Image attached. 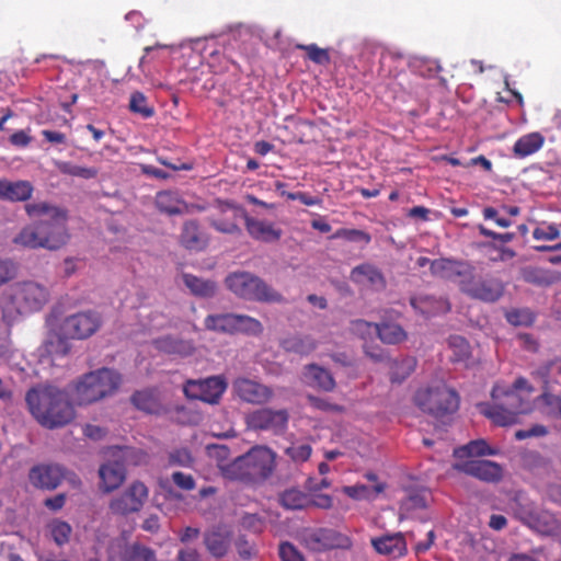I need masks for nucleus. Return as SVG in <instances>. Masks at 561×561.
Instances as JSON below:
<instances>
[{
  "label": "nucleus",
  "instance_id": "1",
  "mask_svg": "<svg viewBox=\"0 0 561 561\" xmlns=\"http://www.w3.org/2000/svg\"><path fill=\"white\" fill-rule=\"evenodd\" d=\"M25 401L31 414L44 427H62L75 419L67 393L57 387H34L26 392Z\"/></svg>",
  "mask_w": 561,
  "mask_h": 561
},
{
  "label": "nucleus",
  "instance_id": "2",
  "mask_svg": "<svg viewBox=\"0 0 561 561\" xmlns=\"http://www.w3.org/2000/svg\"><path fill=\"white\" fill-rule=\"evenodd\" d=\"M275 453L265 446L252 447L247 454L220 466L225 478L243 483H259L270 478L275 469Z\"/></svg>",
  "mask_w": 561,
  "mask_h": 561
},
{
  "label": "nucleus",
  "instance_id": "3",
  "mask_svg": "<svg viewBox=\"0 0 561 561\" xmlns=\"http://www.w3.org/2000/svg\"><path fill=\"white\" fill-rule=\"evenodd\" d=\"M493 403H479V411L500 426H508L518 422L522 414L533 410L529 398H524L514 389L494 385L491 391Z\"/></svg>",
  "mask_w": 561,
  "mask_h": 561
},
{
  "label": "nucleus",
  "instance_id": "4",
  "mask_svg": "<svg viewBox=\"0 0 561 561\" xmlns=\"http://www.w3.org/2000/svg\"><path fill=\"white\" fill-rule=\"evenodd\" d=\"M49 291L33 280L19 282L3 295V319L10 321L14 314L39 311L48 301Z\"/></svg>",
  "mask_w": 561,
  "mask_h": 561
},
{
  "label": "nucleus",
  "instance_id": "5",
  "mask_svg": "<svg viewBox=\"0 0 561 561\" xmlns=\"http://www.w3.org/2000/svg\"><path fill=\"white\" fill-rule=\"evenodd\" d=\"M122 376L114 369L100 368L84 374L73 388V400L78 405H88L113 396L119 388Z\"/></svg>",
  "mask_w": 561,
  "mask_h": 561
},
{
  "label": "nucleus",
  "instance_id": "6",
  "mask_svg": "<svg viewBox=\"0 0 561 561\" xmlns=\"http://www.w3.org/2000/svg\"><path fill=\"white\" fill-rule=\"evenodd\" d=\"M25 211L32 219H37L45 239H54L47 250L55 251L62 248L69 240L66 210L46 202L25 205Z\"/></svg>",
  "mask_w": 561,
  "mask_h": 561
},
{
  "label": "nucleus",
  "instance_id": "7",
  "mask_svg": "<svg viewBox=\"0 0 561 561\" xmlns=\"http://www.w3.org/2000/svg\"><path fill=\"white\" fill-rule=\"evenodd\" d=\"M225 284L234 295L247 300L278 304L285 301L282 294L249 272L231 273L226 277Z\"/></svg>",
  "mask_w": 561,
  "mask_h": 561
},
{
  "label": "nucleus",
  "instance_id": "8",
  "mask_svg": "<svg viewBox=\"0 0 561 561\" xmlns=\"http://www.w3.org/2000/svg\"><path fill=\"white\" fill-rule=\"evenodd\" d=\"M415 404L425 413L436 419L454 414L459 408L457 392L445 383H437L419 389L414 396Z\"/></svg>",
  "mask_w": 561,
  "mask_h": 561
},
{
  "label": "nucleus",
  "instance_id": "9",
  "mask_svg": "<svg viewBox=\"0 0 561 561\" xmlns=\"http://www.w3.org/2000/svg\"><path fill=\"white\" fill-rule=\"evenodd\" d=\"M205 329L225 334L244 333L259 335L263 332L262 323L250 316L237 313L209 314L204 320Z\"/></svg>",
  "mask_w": 561,
  "mask_h": 561
},
{
  "label": "nucleus",
  "instance_id": "10",
  "mask_svg": "<svg viewBox=\"0 0 561 561\" xmlns=\"http://www.w3.org/2000/svg\"><path fill=\"white\" fill-rule=\"evenodd\" d=\"M534 378L543 383L540 400L547 409V414L561 419V397L549 391L551 383L561 385V359L549 360L531 373Z\"/></svg>",
  "mask_w": 561,
  "mask_h": 561
},
{
  "label": "nucleus",
  "instance_id": "11",
  "mask_svg": "<svg viewBox=\"0 0 561 561\" xmlns=\"http://www.w3.org/2000/svg\"><path fill=\"white\" fill-rule=\"evenodd\" d=\"M301 541L305 547L314 552H323L333 549H350L351 538L333 528H306L301 533Z\"/></svg>",
  "mask_w": 561,
  "mask_h": 561
},
{
  "label": "nucleus",
  "instance_id": "12",
  "mask_svg": "<svg viewBox=\"0 0 561 561\" xmlns=\"http://www.w3.org/2000/svg\"><path fill=\"white\" fill-rule=\"evenodd\" d=\"M148 496L149 490L145 483L134 481L122 493L111 499L108 510L115 516L126 517L140 512Z\"/></svg>",
  "mask_w": 561,
  "mask_h": 561
},
{
  "label": "nucleus",
  "instance_id": "13",
  "mask_svg": "<svg viewBox=\"0 0 561 561\" xmlns=\"http://www.w3.org/2000/svg\"><path fill=\"white\" fill-rule=\"evenodd\" d=\"M460 290L468 297L488 304L496 302L503 295L505 286L495 277L483 278L471 272L468 279L459 280Z\"/></svg>",
  "mask_w": 561,
  "mask_h": 561
},
{
  "label": "nucleus",
  "instance_id": "14",
  "mask_svg": "<svg viewBox=\"0 0 561 561\" xmlns=\"http://www.w3.org/2000/svg\"><path fill=\"white\" fill-rule=\"evenodd\" d=\"M101 316L95 311H82L67 317L60 325L65 339L84 340L93 335L101 327Z\"/></svg>",
  "mask_w": 561,
  "mask_h": 561
},
{
  "label": "nucleus",
  "instance_id": "15",
  "mask_svg": "<svg viewBox=\"0 0 561 561\" xmlns=\"http://www.w3.org/2000/svg\"><path fill=\"white\" fill-rule=\"evenodd\" d=\"M226 388V381L221 377L214 376L206 379L187 380L183 391L188 399L215 404L219 401Z\"/></svg>",
  "mask_w": 561,
  "mask_h": 561
},
{
  "label": "nucleus",
  "instance_id": "16",
  "mask_svg": "<svg viewBox=\"0 0 561 561\" xmlns=\"http://www.w3.org/2000/svg\"><path fill=\"white\" fill-rule=\"evenodd\" d=\"M288 419L289 415L285 409H260L247 416V424L256 431H272L275 434H279L286 430Z\"/></svg>",
  "mask_w": 561,
  "mask_h": 561
},
{
  "label": "nucleus",
  "instance_id": "17",
  "mask_svg": "<svg viewBox=\"0 0 561 561\" xmlns=\"http://www.w3.org/2000/svg\"><path fill=\"white\" fill-rule=\"evenodd\" d=\"M66 478V469L56 463H38L28 471V481L39 490L53 491L57 489Z\"/></svg>",
  "mask_w": 561,
  "mask_h": 561
},
{
  "label": "nucleus",
  "instance_id": "18",
  "mask_svg": "<svg viewBox=\"0 0 561 561\" xmlns=\"http://www.w3.org/2000/svg\"><path fill=\"white\" fill-rule=\"evenodd\" d=\"M239 216H243V222L248 234L255 241L264 243L277 242L283 234L280 228L275 224L251 217L247 210H237Z\"/></svg>",
  "mask_w": 561,
  "mask_h": 561
},
{
  "label": "nucleus",
  "instance_id": "19",
  "mask_svg": "<svg viewBox=\"0 0 561 561\" xmlns=\"http://www.w3.org/2000/svg\"><path fill=\"white\" fill-rule=\"evenodd\" d=\"M237 396L244 402L262 405L274 396L272 388L249 378H238L233 382Z\"/></svg>",
  "mask_w": 561,
  "mask_h": 561
},
{
  "label": "nucleus",
  "instance_id": "20",
  "mask_svg": "<svg viewBox=\"0 0 561 561\" xmlns=\"http://www.w3.org/2000/svg\"><path fill=\"white\" fill-rule=\"evenodd\" d=\"M431 272L434 276L459 283L460 279H468L474 267L466 261L440 257L431 262Z\"/></svg>",
  "mask_w": 561,
  "mask_h": 561
},
{
  "label": "nucleus",
  "instance_id": "21",
  "mask_svg": "<svg viewBox=\"0 0 561 561\" xmlns=\"http://www.w3.org/2000/svg\"><path fill=\"white\" fill-rule=\"evenodd\" d=\"M455 468L468 476L489 483H496L503 477L502 467L491 460H468L456 465Z\"/></svg>",
  "mask_w": 561,
  "mask_h": 561
},
{
  "label": "nucleus",
  "instance_id": "22",
  "mask_svg": "<svg viewBox=\"0 0 561 561\" xmlns=\"http://www.w3.org/2000/svg\"><path fill=\"white\" fill-rule=\"evenodd\" d=\"M179 241L186 250L198 252L207 248L209 237L197 220L191 219L183 224Z\"/></svg>",
  "mask_w": 561,
  "mask_h": 561
},
{
  "label": "nucleus",
  "instance_id": "23",
  "mask_svg": "<svg viewBox=\"0 0 561 561\" xmlns=\"http://www.w3.org/2000/svg\"><path fill=\"white\" fill-rule=\"evenodd\" d=\"M101 479L100 489L104 493H110L118 489L126 478V468L123 462L116 458L114 461H107L99 469Z\"/></svg>",
  "mask_w": 561,
  "mask_h": 561
},
{
  "label": "nucleus",
  "instance_id": "24",
  "mask_svg": "<svg viewBox=\"0 0 561 561\" xmlns=\"http://www.w3.org/2000/svg\"><path fill=\"white\" fill-rule=\"evenodd\" d=\"M53 241L55 240L43 237L37 219L32 225L25 226L13 239L16 245L27 249H47V245H50Z\"/></svg>",
  "mask_w": 561,
  "mask_h": 561
},
{
  "label": "nucleus",
  "instance_id": "25",
  "mask_svg": "<svg viewBox=\"0 0 561 561\" xmlns=\"http://www.w3.org/2000/svg\"><path fill=\"white\" fill-rule=\"evenodd\" d=\"M34 187L28 181L11 182L0 179V199L25 202L32 197Z\"/></svg>",
  "mask_w": 561,
  "mask_h": 561
},
{
  "label": "nucleus",
  "instance_id": "26",
  "mask_svg": "<svg viewBox=\"0 0 561 561\" xmlns=\"http://www.w3.org/2000/svg\"><path fill=\"white\" fill-rule=\"evenodd\" d=\"M237 210H245L241 206L227 205V208L224 209V217L218 219H211L210 226L216 229L218 232L226 234H242V230L239 226V221L243 220V216H239Z\"/></svg>",
  "mask_w": 561,
  "mask_h": 561
},
{
  "label": "nucleus",
  "instance_id": "27",
  "mask_svg": "<svg viewBox=\"0 0 561 561\" xmlns=\"http://www.w3.org/2000/svg\"><path fill=\"white\" fill-rule=\"evenodd\" d=\"M371 546L385 556L402 557L407 553V543L401 533L373 538Z\"/></svg>",
  "mask_w": 561,
  "mask_h": 561
},
{
  "label": "nucleus",
  "instance_id": "28",
  "mask_svg": "<svg viewBox=\"0 0 561 561\" xmlns=\"http://www.w3.org/2000/svg\"><path fill=\"white\" fill-rule=\"evenodd\" d=\"M305 381L314 388L330 392L335 388V380L332 374L317 364H309L304 370Z\"/></svg>",
  "mask_w": 561,
  "mask_h": 561
},
{
  "label": "nucleus",
  "instance_id": "29",
  "mask_svg": "<svg viewBox=\"0 0 561 561\" xmlns=\"http://www.w3.org/2000/svg\"><path fill=\"white\" fill-rule=\"evenodd\" d=\"M351 279L357 284L364 283L366 280L376 289H385L387 286L386 278L381 271L369 263L355 266L351 271Z\"/></svg>",
  "mask_w": 561,
  "mask_h": 561
},
{
  "label": "nucleus",
  "instance_id": "30",
  "mask_svg": "<svg viewBox=\"0 0 561 561\" xmlns=\"http://www.w3.org/2000/svg\"><path fill=\"white\" fill-rule=\"evenodd\" d=\"M154 346L160 352L170 355H179L182 357L190 356L195 351V346L192 341L182 340L170 335L157 339L154 341Z\"/></svg>",
  "mask_w": 561,
  "mask_h": 561
},
{
  "label": "nucleus",
  "instance_id": "31",
  "mask_svg": "<svg viewBox=\"0 0 561 561\" xmlns=\"http://www.w3.org/2000/svg\"><path fill=\"white\" fill-rule=\"evenodd\" d=\"M545 144V137L538 133H529L519 137L513 146V154L523 159L539 151Z\"/></svg>",
  "mask_w": 561,
  "mask_h": 561
},
{
  "label": "nucleus",
  "instance_id": "32",
  "mask_svg": "<svg viewBox=\"0 0 561 561\" xmlns=\"http://www.w3.org/2000/svg\"><path fill=\"white\" fill-rule=\"evenodd\" d=\"M156 206L161 213L168 215H180L187 208L186 203L180 198V195L172 191L159 192L156 196Z\"/></svg>",
  "mask_w": 561,
  "mask_h": 561
},
{
  "label": "nucleus",
  "instance_id": "33",
  "mask_svg": "<svg viewBox=\"0 0 561 561\" xmlns=\"http://www.w3.org/2000/svg\"><path fill=\"white\" fill-rule=\"evenodd\" d=\"M204 543L213 557L222 558L229 549L230 537L220 530H210L204 534Z\"/></svg>",
  "mask_w": 561,
  "mask_h": 561
},
{
  "label": "nucleus",
  "instance_id": "34",
  "mask_svg": "<svg viewBox=\"0 0 561 561\" xmlns=\"http://www.w3.org/2000/svg\"><path fill=\"white\" fill-rule=\"evenodd\" d=\"M182 278L185 286L196 297L210 298L216 293V283L210 279L199 278L193 274H183Z\"/></svg>",
  "mask_w": 561,
  "mask_h": 561
},
{
  "label": "nucleus",
  "instance_id": "35",
  "mask_svg": "<svg viewBox=\"0 0 561 561\" xmlns=\"http://www.w3.org/2000/svg\"><path fill=\"white\" fill-rule=\"evenodd\" d=\"M375 332L383 343L390 345L399 344L408 337L407 332L401 325L391 322L376 324Z\"/></svg>",
  "mask_w": 561,
  "mask_h": 561
},
{
  "label": "nucleus",
  "instance_id": "36",
  "mask_svg": "<svg viewBox=\"0 0 561 561\" xmlns=\"http://www.w3.org/2000/svg\"><path fill=\"white\" fill-rule=\"evenodd\" d=\"M279 504L286 510H304L310 505V499L301 490L290 488L279 494Z\"/></svg>",
  "mask_w": 561,
  "mask_h": 561
},
{
  "label": "nucleus",
  "instance_id": "37",
  "mask_svg": "<svg viewBox=\"0 0 561 561\" xmlns=\"http://www.w3.org/2000/svg\"><path fill=\"white\" fill-rule=\"evenodd\" d=\"M280 345L286 352H293L297 354H309L317 347V343L312 337L299 335L284 339L280 342Z\"/></svg>",
  "mask_w": 561,
  "mask_h": 561
},
{
  "label": "nucleus",
  "instance_id": "38",
  "mask_svg": "<svg viewBox=\"0 0 561 561\" xmlns=\"http://www.w3.org/2000/svg\"><path fill=\"white\" fill-rule=\"evenodd\" d=\"M497 450L490 447L484 439L471 440L468 444L461 446L455 450L457 457H481V456H494Z\"/></svg>",
  "mask_w": 561,
  "mask_h": 561
},
{
  "label": "nucleus",
  "instance_id": "39",
  "mask_svg": "<svg viewBox=\"0 0 561 561\" xmlns=\"http://www.w3.org/2000/svg\"><path fill=\"white\" fill-rule=\"evenodd\" d=\"M122 561H158L156 552L144 545L133 543L126 546L122 553Z\"/></svg>",
  "mask_w": 561,
  "mask_h": 561
},
{
  "label": "nucleus",
  "instance_id": "40",
  "mask_svg": "<svg viewBox=\"0 0 561 561\" xmlns=\"http://www.w3.org/2000/svg\"><path fill=\"white\" fill-rule=\"evenodd\" d=\"M448 346L451 350V362L461 363L469 359L471 347L469 342L460 335H451L448 339Z\"/></svg>",
  "mask_w": 561,
  "mask_h": 561
},
{
  "label": "nucleus",
  "instance_id": "41",
  "mask_svg": "<svg viewBox=\"0 0 561 561\" xmlns=\"http://www.w3.org/2000/svg\"><path fill=\"white\" fill-rule=\"evenodd\" d=\"M114 456L124 465L138 466L146 461L147 454L134 447H116Z\"/></svg>",
  "mask_w": 561,
  "mask_h": 561
},
{
  "label": "nucleus",
  "instance_id": "42",
  "mask_svg": "<svg viewBox=\"0 0 561 561\" xmlns=\"http://www.w3.org/2000/svg\"><path fill=\"white\" fill-rule=\"evenodd\" d=\"M414 368L415 360L413 358L408 357L400 362H394L390 371L391 382H402L413 373Z\"/></svg>",
  "mask_w": 561,
  "mask_h": 561
},
{
  "label": "nucleus",
  "instance_id": "43",
  "mask_svg": "<svg viewBox=\"0 0 561 561\" xmlns=\"http://www.w3.org/2000/svg\"><path fill=\"white\" fill-rule=\"evenodd\" d=\"M129 110L133 113L139 114L144 118H149L154 114V108L148 104L147 98L139 91L131 93L129 99Z\"/></svg>",
  "mask_w": 561,
  "mask_h": 561
},
{
  "label": "nucleus",
  "instance_id": "44",
  "mask_svg": "<svg viewBox=\"0 0 561 561\" xmlns=\"http://www.w3.org/2000/svg\"><path fill=\"white\" fill-rule=\"evenodd\" d=\"M331 239H344L350 242L364 243L365 245L370 243L371 237L369 233L359 229H346L341 228L337 229L332 236Z\"/></svg>",
  "mask_w": 561,
  "mask_h": 561
},
{
  "label": "nucleus",
  "instance_id": "45",
  "mask_svg": "<svg viewBox=\"0 0 561 561\" xmlns=\"http://www.w3.org/2000/svg\"><path fill=\"white\" fill-rule=\"evenodd\" d=\"M58 170L62 174L82 178V179H93L98 175V170L94 168H85L72 164L70 162H59L57 164Z\"/></svg>",
  "mask_w": 561,
  "mask_h": 561
},
{
  "label": "nucleus",
  "instance_id": "46",
  "mask_svg": "<svg viewBox=\"0 0 561 561\" xmlns=\"http://www.w3.org/2000/svg\"><path fill=\"white\" fill-rule=\"evenodd\" d=\"M535 313L527 308L514 309L506 313V320L515 327H529L535 322Z\"/></svg>",
  "mask_w": 561,
  "mask_h": 561
},
{
  "label": "nucleus",
  "instance_id": "47",
  "mask_svg": "<svg viewBox=\"0 0 561 561\" xmlns=\"http://www.w3.org/2000/svg\"><path fill=\"white\" fill-rule=\"evenodd\" d=\"M299 49L305 50L307 57L317 65H328L331 61L329 51L324 48H320L316 44L298 45Z\"/></svg>",
  "mask_w": 561,
  "mask_h": 561
},
{
  "label": "nucleus",
  "instance_id": "48",
  "mask_svg": "<svg viewBox=\"0 0 561 561\" xmlns=\"http://www.w3.org/2000/svg\"><path fill=\"white\" fill-rule=\"evenodd\" d=\"M131 402L137 409L146 412H152V410L156 407V400L153 394L146 390L136 391L131 396Z\"/></svg>",
  "mask_w": 561,
  "mask_h": 561
},
{
  "label": "nucleus",
  "instance_id": "49",
  "mask_svg": "<svg viewBox=\"0 0 561 561\" xmlns=\"http://www.w3.org/2000/svg\"><path fill=\"white\" fill-rule=\"evenodd\" d=\"M285 453L295 462H304L310 458L312 448L308 444L294 445L286 448Z\"/></svg>",
  "mask_w": 561,
  "mask_h": 561
},
{
  "label": "nucleus",
  "instance_id": "50",
  "mask_svg": "<svg viewBox=\"0 0 561 561\" xmlns=\"http://www.w3.org/2000/svg\"><path fill=\"white\" fill-rule=\"evenodd\" d=\"M71 527L66 522H56L51 525V536L58 546L69 541Z\"/></svg>",
  "mask_w": 561,
  "mask_h": 561
},
{
  "label": "nucleus",
  "instance_id": "51",
  "mask_svg": "<svg viewBox=\"0 0 561 561\" xmlns=\"http://www.w3.org/2000/svg\"><path fill=\"white\" fill-rule=\"evenodd\" d=\"M376 324L363 319H356L351 322L350 330L353 334L365 340L375 332Z\"/></svg>",
  "mask_w": 561,
  "mask_h": 561
},
{
  "label": "nucleus",
  "instance_id": "52",
  "mask_svg": "<svg viewBox=\"0 0 561 561\" xmlns=\"http://www.w3.org/2000/svg\"><path fill=\"white\" fill-rule=\"evenodd\" d=\"M172 482L184 491H192L195 489L196 483L192 474L182 471H175L171 476Z\"/></svg>",
  "mask_w": 561,
  "mask_h": 561
},
{
  "label": "nucleus",
  "instance_id": "53",
  "mask_svg": "<svg viewBox=\"0 0 561 561\" xmlns=\"http://www.w3.org/2000/svg\"><path fill=\"white\" fill-rule=\"evenodd\" d=\"M279 557L282 561H305L302 554L289 542L280 543Z\"/></svg>",
  "mask_w": 561,
  "mask_h": 561
},
{
  "label": "nucleus",
  "instance_id": "54",
  "mask_svg": "<svg viewBox=\"0 0 561 561\" xmlns=\"http://www.w3.org/2000/svg\"><path fill=\"white\" fill-rule=\"evenodd\" d=\"M560 236V231L554 225L546 227H537L533 231V237L536 240H556Z\"/></svg>",
  "mask_w": 561,
  "mask_h": 561
},
{
  "label": "nucleus",
  "instance_id": "55",
  "mask_svg": "<svg viewBox=\"0 0 561 561\" xmlns=\"http://www.w3.org/2000/svg\"><path fill=\"white\" fill-rule=\"evenodd\" d=\"M16 275V267L14 263L10 260H1L0 259V287L10 280H12Z\"/></svg>",
  "mask_w": 561,
  "mask_h": 561
},
{
  "label": "nucleus",
  "instance_id": "56",
  "mask_svg": "<svg viewBox=\"0 0 561 561\" xmlns=\"http://www.w3.org/2000/svg\"><path fill=\"white\" fill-rule=\"evenodd\" d=\"M169 460L171 463L184 467L191 466L193 462L192 455L186 448L175 449L174 451L170 453Z\"/></svg>",
  "mask_w": 561,
  "mask_h": 561
},
{
  "label": "nucleus",
  "instance_id": "57",
  "mask_svg": "<svg viewBox=\"0 0 561 561\" xmlns=\"http://www.w3.org/2000/svg\"><path fill=\"white\" fill-rule=\"evenodd\" d=\"M309 404L318 410L321 411H333V412H341L343 411V408L337 404H333L328 402L325 399L316 397V396H308L307 397Z\"/></svg>",
  "mask_w": 561,
  "mask_h": 561
},
{
  "label": "nucleus",
  "instance_id": "58",
  "mask_svg": "<svg viewBox=\"0 0 561 561\" xmlns=\"http://www.w3.org/2000/svg\"><path fill=\"white\" fill-rule=\"evenodd\" d=\"M478 230H479L480 234L488 237V238H492L493 240H496V241L501 242L502 244L508 243L514 239V233H512V232L499 233V232L488 229L483 225H479Z\"/></svg>",
  "mask_w": 561,
  "mask_h": 561
},
{
  "label": "nucleus",
  "instance_id": "59",
  "mask_svg": "<svg viewBox=\"0 0 561 561\" xmlns=\"http://www.w3.org/2000/svg\"><path fill=\"white\" fill-rule=\"evenodd\" d=\"M548 433L547 428L543 425H534L529 430H518L515 432V438L517 440H523L529 437H539L545 436Z\"/></svg>",
  "mask_w": 561,
  "mask_h": 561
},
{
  "label": "nucleus",
  "instance_id": "60",
  "mask_svg": "<svg viewBox=\"0 0 561 561\" xmlns=\"http://www.w3.org/2000/svg\"><path fill=\"white\" fill-rule=\"evenodd\" d=\"M241 524L244 528L252 529L253 531H261L263 522L256 514H245L242 517Z\"/></svg>",
  "mask_w": 561,
  "mask_h": 561
},
{
  "label": "nucleus",
  "instance_id": "61",
  "mask_svg": "<svg viewBox=\"0 0 561 561\" xmlns=\"http://www.w3.org/2000/svg\"><path fill=\"white\" fill-rule=\"evenodd\" d=\"M364 352H365L366 356H368L370 359H373L376 363H381V362H385L388 359L387 354L379 346L364 345Z\"/></svg>",
  "mask_w": 561,
  "mask_h": 561
},
{
  "label": "nucleus",
  "instance_id": "62",
  "mask_svg": "<svg viewBox=\"0 0 561 561\" xmlns=\"http://www.w3.org/2000/svg\"><path fill=\"white\" fill-rule=\"evenodd\" d=\"M288 198L293 199V201L297 199L306 206H314V205H319L321 203L320 198H318L316 196H311V195H309L307 193H302V192L290 193V194H288Z\"/></svg>",
  "mask_w": 561,
  "mask_h": 561
},
{
  "label": "nucleus",
  "instance_id": "63",
  "mask_svg": "<svg viewBox=\"0 0 561 561\" xmlns=\"http://www.w3.org/2000/svg\"><path fill=\"white\" fill-rule=\"evenodd\" d=\"M66 503V495L64 493H59L53 497H48L45 500L44 505L51 511H59L64 507Z\"/></svg>",
  "mask_w": 561,
  "mask_h": 561
},
{
  "label": "nucleus",
  "instance_id": "64",
  "mask_svg": "<svg viewBox=\"0 0 561 561\" xmlns=\"http://www.w3.org/2000/svg\"><path fill=\"white\" fill-rule=\"evenodd\" d=\"M10 142L23 148L30 145L31 137L24 130H18L10 136Z\"/></svg>",
  "mask_w": 561,
  "mask_h": 561
}]
</instances>
